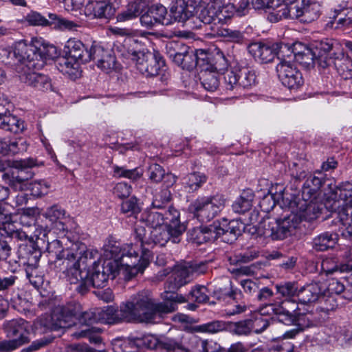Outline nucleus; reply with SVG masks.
Wrapping results in <instances>:
<instances>
[{
    "label": "nucleus",
    "instance_id": "nucleus-1",
    "mask_svg": "<svg viewBox=\"0 0 352 352\" xmlns=\"http://www.w3.org/2000/svg\"><path fill=\"white\" fill-rule=\"evenodd\" d=\"M175 303L167 302L156 303L148 292H141L122 303L120 309L115 306L104 307L98 309L100 322L114 324L121 320L154 323L159 314L174 311Z\"/></svg>",
    "mask_w": 352,
    "mask_h": 352
},
{
    "label": "nucleus",
    "instance_id": "nucleus-2",
    "mask_svg": "<svg viewBox=\"0 0 352 352\" xmlns=\"http://www.w3.org/2000/svg\"><path fill=\"white\" fill-rule=\"evenodd\" d=\"M323 204L321 199L301 198L289 204L291 214L283 219L270 221L265 224L263 234L273 240H281L289 235L302 220L311 221L318 218Z\"/></svg>",
    "mask_w": 352,
    "mask_h": 352
},
{
    "label": "nucleus",
    "instance_id": "nucleus-3",
    "mask_svg": "<svg viewBox=\"0 0 352 352\" xmlns=\"http://www.w3.org/2000/svg\"><path fill=\"white\" fill-rule=\"evenodd\" d=\"M138 244H127L124 248L119 244L109 243L104 247L105 261H116L118 263V271L126 280H129L138 274L142 273L148 265L152 254L143 249L139 256Z\"/></svg>",
    "mask_w": 352,
    "mask_h": 352
},
{
    "label": "nucleus",
    "instance_id": "nucleus-4",
    "mask_svg": "<svg viewBox=\"0 0 352 352\" xmlns=\"http://www.w3.org/2000/svg\"><path fill=\"white\" fill-rule=\"evenodd\" d=\"M56 54V49L54 45L37 38L30 43L23 40L18 41L14 50V56L21 63L22 68L29 70L43 67L45 61L52 59Z\"/></svg>",
    "mask_w": 352,
    "mask_h": 352
},
{
    "label": "nucleus",
    "instance_id": "nucleus-5",
    "mask_svg": "<svg viewBox=\"0 0 352 352\" xmlns=\"http://www.w3.org/2000/svg\"><path fill=\"white\" fill-rule=\"evenodd\" d=\"M77 317L81 322L87 324L100 322L98 309L82 311L81 305L74 301L55 307L52 311L48 326L54 331L69 328L74 324V319Z\"/></svg>",
    "mask_w": 352,
    "mask_h": 352
},
{
    "label": "nucleus",
    "instance_id": "nucleus-6",
    "mask_svg": "<svg viewBox=\"0 0 352 352\" xmlns=\"http://www.w3.org/2000/svg\"><path fill=\"white\" fill-rule=\"evenodd\" d=\"M336 197H338L331 205V210L337 212L342 225V234L352 238V182L339 184L336 190Z\"/></svg>",
    "mask_w": 352,
    "mask_h": 352
},
{
    "label": "nucleus",
    "instance_id": "nucleus-7",
    "mask_svg": "<svg viewBox=\"0 0 352 352\" xmlns=\"http://www.w3.org/2000/svg\"><path fill=\"white\" fill-rule=\"evenodd\" d=\"M174 232L175 230L166 226L153 229L149 228L148 230L143 226H138L135 228L134 238L140 243L138 245L142 254L143 249H147L151 252L149 248H152L154 245L164 246L169 241L173 243H179L182 236H178L177 241H175L173 238Z\"/></svg>",
    "mask_w": 352,
    "mask_h": 352
},
{
    "label": "nucleus",
    "instance_id": "nucleus-8",
    "mask_svg": "<svg viewBox=\"0 0 352 352\" xmlns=\"http://www.w3.org/2000/svg\"><path fill=\"white\" fill-rule=\"evenodd\" d=\"M196 12L199 19L204 24L211 26L222 23L226 19H230L234 10V6L223 5L221 0H214L206 6L199 3H195Z\"/></svg>",
    "mask_w": 352,
    "mask_h": 352
},
{
    "label": "nucleus",
    "instance_id": "nucleus-9",
    "mask_svg": "<svg viewBox=\"0 0 352 352\" xmlns=\"http://www.w3.org/2000/svg\"><path fill=\"white\" fill-rule=\"evenodd\" d=\"M224 205L223 197L216 195L197 198L190 204V210L199 221L207 222L214 219L223 208Z\"/></svg>",
    "mask_w": 352,
    "mask_h": 352
},
{
    "label": "nucleus",
    "instance_id": "nucleus-10",
    "mask_svg": "<svg viewBox=\"0 0 352 352\" xmlns=\"http://www.w3.org/2000/svg\"><path fill=\"white\" fill-rule=\"evenodd\" d=\"M98 256L99 253L96 250L88 249L86 247L85 252L74 255L71 259L63 261L62 265L65 268L63 273L67 280L72 285L78 284L80 280L82 278L80 267L87 266L89 261L98 258Z\"/></svg>",
    "mask_w": 352,
    "mask_h": 352
},
{
    "label": "nucleus",
    "instance_id": "nucleus-11",
    "mask_svg": "<svg viewBox=\"0 0 352 352\" xmlns=\"http://www.w3.org/2000/svg\"><path fill=\"white\" fill-rule=\"evenodd\" d=\"M261 311V315L273 314L277 320L286 325H292L300 316L314 314L311 312L300 313L296 300L291 299H285L279 305L269 304Z\"/></svg>",
    "mask_w": 352,
    "mask_h": 352
},
{
    "label": "nucleus",
    "instance_id": "nucleus-12",
    "mask_svg": "<svg viewBox=\"0 0 352 352\" xmlns=\"http://www.w3.org/2000/svg\"><path fill=\"white\" fill-rule=\"evenodd\" d=\"M193 279L190 268L188 263L182 264L177 265L174 270L171 277H169L168 282L166 283L165 287L166 289L169 290L166 292V296L165 298L168 299L167 301H164L162 303L167 302H173L175 303V311L177 309V302H184V298L182 296H178L177 294H175L173 292L182 286L188 283Z\"/></svg>",
    "mask_w": 352,
    "mask_h": 352
},
{
    "label": "nucleus",
    "instance_id": "nucleus-13",
    "mask_svg": "<svg viewBox=\"0 0 352 352\" xmlns=\"http://www.w3.org/2000/svg\"><path fill=\"white\" fill-rule=\"evenodd\" d=\"M100 257V256H98ZM99 258H95L89 263H92L93 268L91 271L88 270L87 274L92 287H103L105 286L109 278H115L118 274H121L118 271V263L116 261H104L102 265L100 266L98 262Z\"/></svg>",
    "mask_w": 352,
    "mask_h": 352
},
{
    "label": "nucleus",
    "instance_id": "nucleus-14",
    "mask_svg": "<svg viewBox=\"0 0 352 352\" xmlns=\"http://www.w3.org/2000/svg\"><path fill=\"white\" fill-rule=\"evenodd\" d=\"M7 336L12 340H3L1 342H10V346L6 347V351L14 350L24 343L28 342V322L23 319H16L7 321L3 324Z\"/></svg>",
    "mask_w": 352,
    "mask_h": 352
},
{
    "label": "nucleus",
    "instance_id": "nucleus-15",
    "mask_svg": "<svg viewBox=\"0 0 352 352\" xmlns=\"http://www.w3.org/2000/svg\"><path fill=\"white\" fill-rule=\"evenodd\" d=\"M278 77L291 90H297L304 83L301 72L289 60H283L276 65Z\"/></svg>",
    "mask_w": 352,
    "mask_h": 352
},
{
    "label": "nucleus",
    "instance_id": "nucleus-16",
    "mask_svg": "<svg viewBox=\"0 0 352 352\" xmlns=\"http://www.w3.org/2000/svg\"><path fill=\"white\" fill-rule=\"evenodd\" d=\"M132 60L136 62L137 69L143 74L147 76H156L164 61L156 54L148 53L144 54L141 52L133 51L130 54Z\"/></svg>",
    "mask_w": 352,
    "mask_h": 352
},
{
    "label": "nucleus",
    "instance_id": "nucleus-17",
    "mask_svg": "<svg viewBox=\"0 0 352 352\" xmlns=\"http://www.w3.org/2000/svg\"><path fill=\"white\" fill-rule=\"evenodd\" d=\"M120 5V0H103L88 2L83 9L87 16L110 19L115 15Z\"/></svg>",
    "mask_w": 352,
    "mask_h": 352
},
{
    "label": "nucleus",
    "instance_id": "nucleus-18",
    "mask_svg": "<svg viewBox=\"0 0 352 352\" xmlns=\"http://www.w3.org/2000/svg\"><path fill=\"white\" fill-rule=\"evenodd\" d=\"M86 245L82 242L70 243V245L64 248L63 243L59 240H54L49 243L47 247V252L52 258L56 260H69L74 255L80 254L86 250Z\"/></svg>",
    "mask_w": 352,
    "mask_h": 352
},
{
    "label": "nucleus",
    "instance_id": "nucleus-19",
    "mask_svg": "<svg viewBox=\"0 0 352 352\" xmlns=\"http://www.w3.org/2000/svg\"><path fill=\"white\" fill-rule=\"evenodd\" d=\"M301 3L298 0H282L278 9L270 13L269 19L271 21L277 22L282 19H296L300 21L302 18Z\"/></svg>",
    "mask_w": 352,
    "mask_h": 352
},
{
    "label": "nucleus",
    "instance_id": "nucleus-20",
    "mask_svg": "<svg viewBox=\"0 0 352 352\" xmlns=\"http://www.w3.org/2000/svg\"><path fill=\"white\" fill-rule=\"evenodd\" d=\"M217 226V232L218 238L221 236H225L224 240L231 242L236 240L237 237L241 235L244 230V224L238 220H232L229 222L227 219H223L220 221H215Z\"/></svg>",
    "mask_w": 352,
    "mask_h": 352
},
{
    "label": "nucleus",
    "instance_id": "nucleus-21",
    "mask_svg": "<svg viewBox=\"0 0 352 352\" xmlns=\"http://www.w3.org/2000/svg\"><path fill=\"white\" fill-rule=\"evenodd\" d=\"M201 0H189L185 2L184 0H177L170 8L171 17L179 22H184L195 14L196 12L195 3H199Z\"/></svg>",
    "mask_w": 352,
    "mask_h": 352
},
{
    "label": "nucleus",
    "instance_id": "nucleus-22",
    "mask_svg": "<svg viewBox=\"0 0 352 352\" xmlns=\"http://www.w3.org/2000/svg\"><path fill=\"white\" fill-rule=\"evenodd\" d=\"M21 69L23 74L21 75V79L28 85L43 91L51 89V81L47 76L32 72L31 69L29 70L23 67Z\"/></svg>",
    "mask_w": 352,
    "mask_h": 352
},
{
    "label": "nucleus",
    "instance_id": "nucleus-23",
    "mask_svg": "<svg viewBox=\"0 0 352 352\" xmlns=\"http://www.w3.org/2000/svg\"><path fill=\"white\" fill-rule=\"evenodd\" d=\"M143 344L151 349L158 346L166 350L167 352H189V350L182 344L168 338L157 340L153 336H146L143 338Z\"/></svg>",
    "mask_w": 352,
    "mask_h": 352
},
{
    "label": "nucleus",
    "instance_id": "nucleus-24",
    "mask_svg": "<svg viewBox=\"0 0 352 352\" xmlns=\"http://www.w3.org/2000/svg\"><path fill=\"white\" fill-rule=\"evenodd\" d=\"M217 226L214 222L209 226H200L194 228L188 232L189 240L197 244L214 241L218 239Z\"/></svg>",
    "mask_w": 352,
    "mask_h": 352
},
{
    "label": "nucleus",
    "instance_id": "nucleus-25",
    "mask_svg": "<svg viewBox=\"0 0 352 352\" xmlns=\"http://www.w3.org/2000/svg\"><path fill=\"white\" fill-rule=\"evenodd\" d=\"M274 46H270L261 43H253L248 46V51L257 61L267 63L272 61L277 55Z\"/></svg>",
    "mask_w": 352,
    "mask_h": 352
},
{
    "label": "nucleus",
    "instance_id": "nucleus-26",
    "mask_svg": "<svg viewBox=\"0 0 352 352\" xmlns=\"http://www.w3.org/2000/svg\"><path fill=\"white\" fill-rule=\"evenodd\" d=\"M325 296L326 294L323 292L322 286L316 283L305 285L298 289L297 293L298 300L302 304L314 302Z\"/></svg>",
    "mask_w": 352,
    "mask_h": 352
},
{
    "label": "nucleus",
    "instance_id": "nucleus-27",
    "mask_svg": "<svg viewBox=\"0 0 352 352\" xmlns=\"http://www.w3.org/2000/svg\"><path fill=\"white\" fill-rule=\"evenodd\" d=\"M43 165V163H38L37 160L33 157H28L12 162L11 167L16 169V172L19 175L24 178V182L31 179L34 173L31 169L36 166Z\"/></svg>",
    "mask_w": 352,
    "mask_h": 352
},
{
    "label": "nucleus",
    "instance_id": "nucleus-28",
    "mask_svg": "<svg viewBox=\"0 0 352 352\" xmlns=\"http://www.w3.org/2000/svg\"><path fill=\"white\" fill-rule=\"evenodd\" d=\"M324 184V179L322 177L310 175L305 182L302 188L301 197L307 199H321L320 188Z\"/></svg>",
    "mask_w": 352,
    "mask_h": 352
},
{
    "label": "nucleus",
    "instance_id": "nucleus-29",
    "mask_svg": "<svg viewBox=\"0 0 352 352\" xmlns=\"http://www.w3.org/2000/svg\"><path fill=\"white\" fill-rule=\"evenodd\" d=\"M163 214L164 216V224L170 228V229L175 230L173 238L175 241H177V236H182L186 229V226L184 223H181L179 221V212L175 208L170 207Z\"/></svg>",
    "mask_w": 352,
    "mask_h": 352
},
{
    "label": "nucleus",
    "instance_id": "nucleus-30",
    "mask_svg": "<svg viewBox=\"0 0 352 352\" xmlns=\"http://www.w3.org/2000/svg\"><path fill=\"white\" fill-rule=\"evenodd\" d=\"M318 322L319 319L315 317L314 314L300 316L298 320H296V321L292 324L296 326V328L286 331L283 337L284 339L294 338L300 332L304 331L306 328L316 325Z\"/></svg>",
    "mask_w": 352,
    "mask_h": 352
},
{
    "label": "nucleus",
    "instance_id": "nucleus-31",
    "mask_svg": "<svg viewBox=\"0 0 352 352\" xmlns=\"http://www.w3.org/2000/svg\"><path fill=\"white\" fill-rule=\"evenodd\" d=\"M87 47L78 39L69 38L65 43L64 52L66 56L70 58L84 62V55L87 52Z\"/></svg>",
    "mask_w": 352,
    "mask_h": 352
},
{
    "label": "nucleus",
    "instance_id": "nucleus-32",
    "mask_svg": "<svg viewBox=\"0 0 352 352\" xmlns=\"http://www.w3.org/2000/svg\"><path fill=\"white\" fill-rule=\"evenodd\" d=\"M330 18L331 25L342 28L352 25V8L335 9Z\"/></svg>",
    "mask_w": 352,
    "mask_h": 352
},
{
    "label": "nucleus",
    "instance_id": "nucleus-33",
    "mask_svg": "<svg viewBox=\"0 0 352 352\" xmlns=\"http://www.w3.org/2000/svg\"><path fill=\"white\" fill-rule=\"evenodd\" d=\"M254 197L252 190L248 189L243 191L241 195L234 201L232 208L234 212L244 214L249 211L252 206Z\"/></svg>",
    "mask_w": 352,
    "mask_h": 352
},
{
    "label": "nucleus",
    "instance_id": "nucleus-34",
    "mask_svg": "<svg viewBox=\"0 0 352 352\" xmlns=\"http://www.w3.org/2000/svg\"><path fill=\"white\" fill-rule=\"evenodd\" d=\"M209 34L212 36H223L228 41L237 43H241L244 41V36L241 32L217 25L211 26V32Z\"/></svg>",
    "mask_w": 352,
    "mask_h": 352
},
{
    "label": "nucleus",
    "instance_id": "nucleus-35",
    "mask_svg": "<svg viewBox=\"0 0 352 352\" xmlns=\"http://www.w3.org/2000/svg\"><path fill=\"white\" fill-rule=\"evenodd\" d=\"M156 208L147 209L143 211L140 215L141 221L145 223L151 229H153L164 224V216L161 212L155 210Z\"/></svg>",
    "mask_w": 352,
    "mask_h": 352
},
{
    "label": "nucleus",
    "instance_id": "nucleus-36",
    "mask_svg": "<svg viewBox=\"0 0 352 352\" xmlns=\"http://www.w3.org/2000/svg\"><path fill=\"white\" fill-rule=\"evenodd\" d=\"M207 179L204 173L194 172L183 179V185L188 192H193L200 188Z\"/></svg>",
    "mask_w": 352,
    "mask_h": 352
},
{
    "label": "nucleus",
    "instance_id": "nucleus-37",
    "mask_svg": "<svg viewBox=\"0 0 352 352\" xmlns=\"http://www.w3.org/2000/svg\"><path fill=\"white\" fill-rule=\"evenodd\" d=\"M199 79L203 87L208 91H214L219 87V79L218 74L206 67L200 73Z\"/></svg>",
    "mask_w": 352,
    "mask_h": 352
},
{
    "label": "nucleus",
    "instance_id": "nucleus-38",
    "mask_svg": "<svg viewBox=\"0 0 352 352\" xmlns=\"http://www.w3.org/2000/svg\"><path fill=\"white\" fill-rule=\"evenodd\" d=\"M337 240L336 234L324 232L314 239L313 248L317 251H326L333 248Z\"/></svg>",
    "mask_w": 352,
    "mask_h": 352
},
{
    "label": "nucleus",
    "instance_id": "nucleus-39",
    "mask_svg": "<svg viewBox=\"0 0 352 352\" xmlns=\"http://www.w3.org/2000/svg\"><path fill=\"white\" fill-rule=\"evenodd\" d=\"M226 294L230 298V303L224 309L225 314L228 316H232L236 314H240L247 310V306L245 302H238L236 301V296L237 295L236 291L230 289Z\"/></svg>",
    "mask_w": 352,
    "mask_h": 352
},
{
    "label": "nucleus",
    "instance_id": "nucleus-40",
    "mask_svg": "<svg viewBox=\"0 0 352 352\" xmlns=\"http://www.w3.org/2000/svg\"><path fill=\"white\" fill-rule=\"evenodd\" d=\"M302 9V18L300 21L310 23L319 16L320 6L317 3L311 2V0H301Z\"/></svg>",
    "mask_w": 352,
    "mask_h": 352
},
{
    "label": "nucleus",
    "instance_id": "nucleus-41",
    "mask_svg": "<svg viewBox=\"0 0 352 352\" xmlns=\"http://www.w3.org/2000/svg\"><path fill=\"white\" fill-rule=\"evenodd\" d=\"M333 47V42L328 39L316 43L312 50L317 57V60L320 61V65H322V62L327 64V60L330 57V52Z\"/></svg>",
    "mask_w": 352,
    "mask_h": 352
},
{
    "label": "nucleus",
    "instance_id": "nucleus-42",
    "mask_svg": "<svg viewBox=\"0 0 352 352\" xmlns=\"http://www.w3.org/2000/svg\"><path fill=\"white\" fill-rule=\"evenodd\" d=\"M56 67L63 74L76 76L78 69V60L69 56L60 57L57 60Z\"/></svg>",
    "mask_w": 352,
    "mask_h": 352
},
{
    "label": "nucleus",
    "instance_id": "nucleus-43",
    "mask_svg": "<svg viewBox=\"0 0 352 352\" xmlns=\"http://www.w3.org/2000/svg\"><path fill=\"white\" fill-rule=\"evenodd\" d=\"M3 118V120L0 122L1 129L14 133H21L24 130V122L19 119L16 116L10 113L8 116Z\"/></svg>",
    "mask_w": 352,
    "mask_h": 352
},
{
    "label": "nucleus",
    "instance_id": "nucleus-44",
    "mask_svg": "<svg viewBox=\"0 0 352 352\" xmlns=\"http://www.w3.org/2000/svg\"><path fill=\"white\" fill-rule=\"evenodd\" d=\"M144 7V3L142 2H131L129 3L126 10L120 13L118 16V21H126L138 16Z\"/></svg>",
    "mask_w": 352,
    "mask_h": 352
},
{
    "label": "nucleus",
    "instance_id": "nucleus-45",
    "mask_svg": "<svg viewBox=\"0 0 352 352\" xmlns=\"http://www.w3.org/2000/svg\"><path fill=\"white\" fill-rule=\"evenodd\" d=\"M239 89H248L256 85V76L255 72L248 68L238 70Z\"/></svg>",
    "mask_w": 352,
    "mask_h": 352
},
{
    "label": "nucleus",
    "instance_id": "nucleus-46",
    "mask_svg": "<svg viewBox=\"0 0 352 352\" xmlns=\"http://www.w3.org/2000/svg\"><path fill=\"white\" fill-rule=\"evenodd\" d=\"M148 10L149 13L152 14V17L157 23L167 25L172 23L171 19L167 17V10L164 6L161 4L153 5Z\"/></svg>",
    "mask_w": 352,
    "mask_h": 352
},
{
    "label": "nucleus",
    "instance_id": "nucleus-47",
    "mask_svg": "<svg viewBox=\"0 0 352 352\" xmlns=\"http://www.w3.org/2000/svg\"><path fill=\"white\" fill-rule=\"evenodd\" d=\"M229 65L228 60H227L223 52L218 50L212 58V64L208 67L210 70L215 71L217 74L224 72L227 70Z\"/></svg>",
    "mask_w": 352,
    "mask_h": 352
},
{
    "label": "nucleus",
    "instance_id": "nucleus-48",
    "mask_svg": "<svg viewBox=\"0 0 352 352\" xmlns=\"http://www.w3.org/2000/svg\"><path fill=\"white\" fill-rule=\"evenodd\" d=\"M226 329L225 322L213 320L207 323L197 325L195 330L201 333H217Z\"/></svg>",
    "mask_w": 352,
    "mask_h": 352
},
{
    "label": "nucleus",
    "instance_id": "nucleus-49",
    "mask_svg": "<svg viewBox=\"0 0 352 352\" xmlns=\"http://www.w3.org/2000/svg\"><path fill=\"white\" fill-rule=\"evenodd\" d=\"M294 57L296 62L305 66H309L314 63L317 57L311 49L304 47L302 52H294Z\"/></svg>",
    "mask_w": 352,
    "mask_h": 352
},
{
    "label": "nucleus",
    "instance_id": "nucleus-50",
    "mask_svg": "<svg viewBox=\"0 0 352 352\" xmlns=\"http://www.w3.org/2000/svg\"><path fill=\"white\" fill-rule=\"evenodd\" d=\"M65 215V210L57 205L48 208L43 214V216L51 223V226L63 220Z\"/></svg>",
    "mask_w": 352,
    "mask_h": 352
},
{
    "label": "nucleus",
    "instance_id": "nucleus-51",
    "mask_svg": "<svg viewBox=\"0 0 352 352\" xmlns=\"http://www.w3.org/2000/svg\"><path fill=\"white\" fill-rule=\"evenodd\" d=\"M223 83L227 90L239 89V72L232 69H227L223 73Z\"/></svg>",
    "mask_w": 352,
    "mask_h": 352
},
{
    "label": "nucleus",
    "instance_id": "nucleus-52",
    "mask_svg": "<svg viewBox=\"0 0 352 352\" xmlns=\"http://www.w3.org/2000/svg\"><path fill=\"white\" fill-rule=\"evenodd\" d=\"M109 50H105L101 45L94 42L89 49L87 48V52L84 55V62L87 63L91 60L98 61L103 57L104 54H106Z\"/></svg>",
    "mask_w": 352,
    "mask_h": 352
},
{
    "label": "nucleus",
    "instance_id": "nucleus-53",
    "mask_svg": "<svg viewBox=\"0 0 352 352\" xmlns=\"http://www.w3.org/2000/svg\"><path fill=\"white\" fill-rule=\"evenodd\" d=\"M26 277L30 284L35 288H39L43 283V276L41 275L36 266L28 265L25 268Z\"/></svg>",
    "mask_w": 352,
    "mask_h": 352
},
{
    "label": "nucleus",
    "instance_id": "nucleus-54",
    "mask_svg": "<svg viewBox=\"0 0 352 352\" xmlns=\"http://www.w3.org/2000/svg\"><path fill=\"white\" fill-rule=\"evenodd\" d=\"M97 66L107 73L116 69V60L113 53L110 50L107 51L103 57L97 61Z\"/></svg>",
    "mask_w": 352,
    "mask_h": 352
},
{
    "label": "nucleus",
    "instance_id": "nucleus-55",
    "mask_svg": "<svg viewBox=\"0 0 352 352\" xmlns=\"http://www.w3.org/2000/svg\"><path fill=\"white\" fill-rule=\"evenodd\" d=\"M276 288L277 292L287 299H291L294 296H297L298 292L296 284L294 282H285L283 284L276 285Z\"/></svg>",
    "mask_w": 352,
    "mask_h": 352
},
{
    "label": "nucleus",
    "instance_id": "nucleus-56",
    "mask_svg": "<svg viewBox=\"0 0 352 352\" xmlns=\"http://www.w3.org/2000/svg\"><path fill=\"white\" fill-rule=\"evenodd\" d=\"M28 24L34 26H48L52 25V20L47 19L39 12L31 11L25 17Z\"/></svg>",
    "mask_w": 352,
    "mask_h": 352
},
{
    "label": "nucleus",
    "instance_id": "nucleus-57",
    "mask_svg": "<svg viewBox=\"0 0 352 352\" xmlns=\"http://www.w3.org/2000/svg\"><path fill=\"white\" fill-rule=\"evenodd\" d=\"M113 176L116 177H125L132 180H136L142 175L137 168L126 169L116 165L113 166Z\"/></svg>",
    "mask_w": 352,
    "mask_h": 352
},
{
    "label": "nucleus",
    "instance_id": "nucleus-58",
    "mask_svg": "<svg viewBox=\"0 0 352 352\" xmlns=\"http://www.w3.org/2000/svg\"><path fill=\"white\" fill-rule=\"evenodd\" d=\"M48 18L52 20V25H54V27H58L60 29L72 30L78 27V25L74 22L60 18L56 14L49 13Z\"/></svg>",
    "mask_w": 352,
    "mask_h": 352
},
{
    "label": "nucleus",
    "instance_id": "nucleus-59",
    "mask_svg": "<svg viewBox=\"0 0 352 352\" xmlns=\"http://www.w3.org/2000/svg\"><path fill=\"white\" fill-rule=\"evenodd\" d=\"M188 299L198 303L206 302L208 300L207 288L202 285L195 287L190 292Z\"/></svg>",
    "mask_w": 352,
    "mask_h": 352
},
{
    "label": "nucleus",
    "instance_id": "nucleus-60",
    "mask_svg": "<svg viewBox=\"0 0 352 352\" xmlns=\"http://www.w3.org/2000/svg\"><path fill=\"white\" fill-rule=\"evenodd\" d=\"M251 319L233 323L231 331L237 336H247L252 332Z\"/></svg>",
    "mask_w": 352,
    "mask_h": 352
},
{
    "label": "nucleus",
    "instance_id": "nucleus-61",
    "mask_svg": "<svg viewBox=\"0 0 352 352\" xmlns=\"http://www.w3.org/2000/svg\"><path fill=\"white\" fill-rule=\"evenodd\" d=\"M3 178L7 179V183L14 190H23V186L25 183V182H24V178H23L22 176L19 175L16 171H12L10 174H4Z\"/></svg>",
    "mask_w": 352,
    "mask_h": 352
},
{
    "label": "nucleus",
    "instance_id": "nucleus-62",
    "mask_svg": "<svg viewBox=\"0 0 352 352\" xmlns=\"http://www.w3.org/2000/svg\"><path fill=\"white\" fill-rule=\"evenodd\" d=\"M185 47V50L183 52H176L174 54H170V56L173 58V60L179 66L184 69L189 70V65L184 63L185 59H191L192 57L195 56L193 51L188 52Z\"/></svg>",
    "mask_w": 352,
    "mask_h": 352
},
{
    "label": "nucleus",
    "instance_id": "nucleus-63",
    "mask_svg": "<svg viewBox=\"0 0 352 352\" xmlns=\"http://www.w3.org/2000/svg\"><path fill=\"white\" fill-rule=\"evenodd\" d=\"M34 197H41L48 192L49 185L44 180H37L30 184L29 187Z\"/></svg>",
    "mask_w": 352,
    "mask_h": 352
},
{
    "label": "nucleus",
    "instance_id": "nucleus-64",
    "mask_svg": "<svg viewBox=\"0 0 352 352\" xmlns=\"http://www.w3.org/2000/svg\"><path fill=\"white\" fill-rule=\"evenodd\" d=\"M323 292H325L326 296L332 294H340L342 292H345V287L342 283H341L337 279H331L329 281L327 285L322 287Z\"/></svg>",
    "mask_w": 352,
    "mask_h": 352
}]
</instances>
